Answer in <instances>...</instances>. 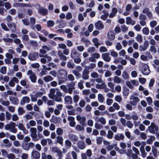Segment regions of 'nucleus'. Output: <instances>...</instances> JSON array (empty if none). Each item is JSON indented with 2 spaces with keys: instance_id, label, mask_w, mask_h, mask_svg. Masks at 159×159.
<instances>
[{
  "instance_id": "1",
  "label": "nucleus",
  "mask_w": 159,
  "mask_h": 159,
  "mask_svg": "<svg viewBox=\"0 0 159 159\" xmlns=\"http://www.w3.org/2000/svg\"><path fill=\"white\" fill-rule=\"evenodd\" d=\"M58 76L59 79L64 81L66 79L67 76V72L63 69H60L58 71Z\"/></svg>"
},
{
  "instance_id": "2",
  "label": "nucleus",
  "mask_w": 159,
  "mask_h": 159,
  "mask_svg": "<svg viewBox=\"0 0 159 159\" xmlns=\"http://www.w3.org/2000/svg\"><path fill=\"white\" fill-rule=\"evenodd\" d=\"M35 6L36 7H39L38 10V12L39 14H42L44 16L47 15L48 11L46 9H44L42 7H41L40 5L38 3L35 4Z\"/></svg>"
},
{
  "instance_id": "3",
  "label": "nucleus",
  "mask_w": 159,
  "mask_h": 159,
  "mask_svg": "<svg viewBox=\"0 0 159 159\" xmlns=\"http://www.w3.org/2000/svg\"><path fill=\"white\" fill-rule=\"evenodd\" d=\"M149 130L150 132L152 134L155 133V130L157 131L158 130V128L157 125L156 126L154 123H152L150 126L148 127Z\"/></svg>"
},
{
  "instance_id": "4",
  "label": "nucleus",
  "mask_w": 159,
  "mask_h": 159,
  "mask_svg": "<svg viewBox=\"0 0 159 159\" xmlns=\"http://www.w3.org/2000/svg\"><path fill=\"white\" fill-rule=\"evenodd\" d=\"M150 72L149 66L147 64H144L142 69V74L144 75H148Z\"/></svg>"
},
{
  "instance_id": "5",
  "label": "nucleus",
  "mask_w": 159,
  "mask_h": 159,
  "mask_svg": "<svg viewBox=\"0 0 159 159\" xmlns=\"http://www.w3.org/2000/svg\"><path fill=\"white\" fill-rule=\"evenodd\" d=\"M61 120V119L60 117L55 116L54 115L52 116V118L50 120L51 122L55 124L60 123Z\"/></svg>"
},
{
  "instance_id": "6",
  "label": "nucleus",
  "mask_w": 159,
  "mask_h": 159,
  "mask_svg": "<svg viewBox=\"0 0 159 159\" xmlns=\"http://www.w3.org/2000/svg\"><path fill=\"white\" fill-rule=\"evenodd\" d=\"M40 153L37 151L33 150L31 154V158L32 159H39Z\"/></svg>"
},
{
  "instance_id": "7",
  "label": "nucleus",
  "mask_w": 159,
  "mask_h": 159,
  "mask_svg": "<svg viewBox=\"0 0 159 159\" xmlns=\"http://www.w3.org/2000/svg\"><path fill=\"white\" fill-rule=\"evenodd\" d=\"M38 57V53L34 52L29 54L28 58L31 61H35Z\"/></svg>"
},
{
  "instance_id": "8",
  "label": "nucleus",
  "mask_w": 159,
  "mask_h": 159,
  "mask_svg": "<svg viewBox=\"0 0 159 159\" xmlns=\"http://www.w3.org/2000/svg\"><path fill=\"white\" fill-rule=\"evenodd\" d=\"M7 25L11 29L12 32H14L16 31V25L15 23L13 22H8Z\"/></svg>"
},
{
  "instance_id": "9",
  "label": "nucleus",
  "mask_w": 159,
  "mask_h": 159,
  "mask_svg": "<svg viewBox=\"0 0 159 159\" xmlns=\"http://www.w3.org/2000/svg\"><path fill=\"white\" fill-rule=\"evenodd\" d=\"M107 39L110 41H112L115 39V34L113 31L109 30L107 34Z\"/></svg>"
},
{
  "instance_id": "10",
  "label": "nucleus",
  "mask_w": 159,
  "mask_h": 159,
  "mask_svg": "<svg viewBox=\"0 0 159 159\" xmlns=\"http://www.w3.org/2000/svg\"><path fill=\"white\" fill-rule=\"evenodd\" d=\"M149 46L148 42L147 40L145 41L143 43V45H141L139 46V49L140 51H145Z\"/></svg>"
},
{
  "instance_id": "11",
  "label": "nucleus",
  "mask_w": 159,
  "mask_h": 159,
  "mask_svg": "<svg viewBox=\"0 0 159 159\" xmlns=\"http://www.w3.org/2000/svg\"><path fill=\"white\" fill-rule=\"evenodd\" d=\"M80 54L75 49L72 50L71 54V57L72 58L80 57Z\"/></svg>"
},
{
  "instance_id": "12",
  "label": "nucleus",
  "mask_w": 159,
  "mask_h": 159,
  "mask_svg": "<svg viewBox=\"0 0 159 159\" xmlns=\"http://www.w3.org/2000/svg\"><path fill=\"white\" fill-rule=\"evenodd\" d=\"M95 27L97 30H99L104 28V25L102 22L100 20H98L95 24Z\"/></svg>"
},
{
  "instance_id": "13",
  "label": "nucleus",
  "mask_w": 159,
  "mask_h": 159,
  "mask_svg": "<svg viewBox=\"0 0 159 159\" xmlns=\"http://www.w3.org/2000/svg\"><path fill=\"white\" fill-rule=\"evenodd\" d=\"M109 55L107 53H104L102 54V57L105 61L108 62L110 61L111 58Z\"/></svg>"
},
{
  "instance_id": "14",
  "label": "nucleus",
  "mask_w": 159,
  "mask_h": 159,
  "mask_svg": "<svg viewBox=\"0 0 159 159\" xmlns=\"http://www.w3.org/2000/svg\"><path fill=\"white\" fill-rule=\"evenodd\" d=\"M57 22H58L59 24L58 25L59 28H64L66 26V21H64V20L60 19L57 20Z\"/></svg>"
},
{
  "instance_id": "15",
  "label": "nucleus",
  "mask_w": 159,
  "mask_h": 159,
  "mask_svg": "<svg viewBox=\"0 0 159 159\" xmlns=\"http://www.w3.org/2000/svg\"><path fill=\"white\" fill-rule=\"evenodd\" d=\"M9 100L12 102V104L16 105L18 104L19 100L18 98H16L10 96Z\"/></svg>"
},
{
  "instance_id": "16",
  "label": "nucleus",
  "mask_w": 159,
  "mask_h": 159,
  "mask_svg": "<svg viewBox=\"0 0 159 159\" xmlns=\"http://www.w3.org/2000/svg\"><path fill=\"white\" fill-rule=\"evenodd\" d=\"M133 98V100L130 101V103L132 105L135 106L137 104L138 102L140 100L138 97H135Z\"/></svg>"
},
{
  "instance_id": "17",
  "label": "nucleus",
  "mask_w": 159,
  "mask_h": 159,
  "mask_svg": "<svg viewBox=\"0 0 159 159\" xmlns=\"http://www.w3.org/2000/svg\"><path fill=\"white\" fill-rule=\"evenodd\" d=\"M77 145L78 148L81 149H83L85 147L84 142L82 141L78 142Z\"/></svg>"
},
{
  "instance_id": "18",
  "label": "nucleus",
  "mask_w": 159,
  "mask_h": 159,
  "mask_svg": "<svg viewBox=\"0 0 159 159\" xmlns=\"http://www.w3.org/2000/svg\"><path fill=\"white\" fill-rule=\"evenodd\" d=\"M69 137L70 140L73 142H76L78 140V137L73 134H69Z\"/></svg>"
},
{
  "instance_id": "19",
  "label": "nucleus",
  "mask_w": 159,
  "mask_h": 159,
  "mask_svg": "<svg viewBox=\"0 0 159 159\" xmlns=\"http://www.w3.org/2000/svg\"><path fill=\"white\" fill-rule=\"evenodd\" d=\"M64 100L67 104H71L72 103V100L71 97L69 96H66Z\"/></svg>"
},
{
  "instance_id": "20",
  "label": "nucleus",
  "mask_w": 159,
  "mask_h": 159,
  "mask_svg": "<svg viewBox=\"0 0 159 159\" xmlns=\"http://www.w3.org/2000/svg\"><path fill=\"white\" fill-rule=\"evenodd\" d=\"M30 78L32 82L35 83L37 80V77L35 76V73L32 74L30 76Z\"/></svg>"
},
{
  "instance_id": "21",
  "label": "nucleus",
  "mask_w": 159,
  "mask_h": 159,
  "mask_svg": "<svg viewBox=\"0 0 159 159\" xmlns=\"http://www.w3.org/2000/svg\"><path fill=\"white\" fill-rule=\"evenodd\" d=\"M53 80V79L52 77L50 75L44 77L43 78V80L46 82L51 81Z\"/></svg>"
},
{
  "instance_id": "22",
  "label": "nucleus",
  "mask_w": 159,
  "mask_h": 159,
  "mask_svg": "<svg viewBox=\"0 0 159 159\" xmlns=\"http://www.w3.org/2000/svg\"><path fill=\"white\" fill-rule=\"evenodd\" d=\"M63 139L62 137L58 136L57 137V140L56 141L57 143L60 144H62L63 143Z\"/></svg>"
},
{
  "instance_id": "23",
  "label": "nucleus",
  "mask_w": 159,
  "mask_h": 159,
  "mask_svg": "<svg viewBox=\"0 0 159 159\" xmlns=\"http://www.w3.org/2000/svg\"><path fill=\"white\" fill-rule=\"evenodd\" d=\"M98 40L97 38H95L93 39L92 41L94 43V45L96 48H98L100 45L99 43L98 42Z\"/></svg>"
},
{
  "instance_id": "24",
  "label": "nucleus",
  "mask_w": 159,
  "mask_h": 159,
  "mask_svg": "<svg viewBox=\"0 0 159 159\" xmlns=\"http://www.w3.org/2000/svg\"><path fill=\"white\" fill-rule=\"evenodd\" d=\"M129 89L127 88L124 87L123 91V95L124 96H127L129 94Z\"/></svg>"
},
{
  "instance_id": "25",
  "label": "nucleus",
  "mask_w": 159,
  "mask_h": 159,
  "mask_svg": "<svg viewBox=\"0 0 159 159\" xmlns=\"http://www.w3.org/2000/svg\"><path fill=\"white\" fill-rule=\"evenodd\" d=\"M86 118L84 116H83L82 119L80 121V123L83 126H86L87 125L86 123Z\"/></svg>"
},
{
  "instance_id": "26",
  "label": "nucleus",
  "mask_w": 159,
  "mask_h": 159,
  "mask_svg": "<svg viewBox=\"0 0 159 159\" xmlns=\"http://www.w3.org/2000/svg\"><path fill=\"white\" fill-rule=\"evenodd\" d=\"M140 151L141 153V155L143 158L146 157L147 155V153L145 152L144 148L142 147H140Z\"/></svg>"
},
{
  "instance_id": "27",
  "label": "nucleus",
  "mask_w": 159,
  "mask_h": 159,
  "mask_svg": "<svg viewBox=\"0 0 159 159\" xmlns=\"http://www.w3.org/2000/svg\"><path fill=\"white\" fill-rule=\"evenodd\" d=\"M89 65V66H86L85 68L87 70H92L96 66V65L95 63H90Z\"/></svg>"
},
{
  "instance_id": "28",
  "label": "nucleus",
  "mask_w": 159,
  "mask_h": 159,
  "mask_svg": "<svg viewBox=\"0 0 159 159\" xmlns=\"http://www.w3.org/2000/svg\"><path fill=\"white\" fill-rule=\"evenodd\" d=\"M81 41L84 43H85V46H88V44L90 43V42L88 39H86L84 37L81 38Z\"/></svg>"
},
{
  "instance_id": "29",
  "label": "nucleus",
  "mask_w": 159,
  "mask_h": 159,
  "mask_svg": "<svg viewBox=\"0 0 159 159\" xmlns=\"http://www.w3.org/2000/svg\"><path fill=\"white\" fill-rule=\"evenodd\" d=\"M152 152L154 157L155 158H156L157 157V149L156 148L154 147H152Z\"/></svg>"
},
{
  "instance_id": "30",
  "label": "nucleus",
  "mask_w": 159,
  "mask_h": 159,
  "mask_svg": "<svg viewBox=\"0 0 159 159\" xmlns=\"http://www.w3.org/2000/svg\"><path fill=\"white\" fill-rule=\"evenodd\" d=\"M66 147L67 149H69L71 146V142L68 140H66L65 142Z\"/></svg>"
},
{
  "instance_id": "31",
  "label": "nucleus",
  "mask_w": 159,
  "mask_h": 159,
  "mask_svg": "<svg viewBox=\"0 0 159 159\" xmlns=\"http://www.w3.org/2000/svg\"><path fill=\"white\" fill-rule=\"evenodd\" d=\"M75 129L78 131H82L84 130V128L83 126H82L79 124H77L75 126Z\"/></svg>"
},
{
  "instance_id": "32",
  "label": "nucleus",
  "mask_w": 159,
  "mask_h": 159,
  "mask_svg": "<svg viewBox=\"0 0 159 159\" xmlns=\"http://www.w3.org/2000/svg\"><path fill=\"white\" fill-rule=\"evenodd\" d=\"M122 76L125 79H128L129 78V75L126 71H124L123 72Z\"/></svg>"
},
{
  "instance_id": "33",
  "label": "nucleus",
  "mask_w": 159,
  "mask_h": 159,
  "mask_svg": "<svg viewBox=\"0 0 159 159\" xmlns=\"http://www.w3.org/2000/svg\"><path fill=\"white\" fill-rule=\"evenodd\" d=\"M98 99L99 102L101 103L103 102L104 98L102 94L99 93L98 95Z\"/></svg>"
},
{
  "instance_id": "34",
  "label": "nucleus",
  "mask_w": 159,
  "mask_h": 159,
  "mask_svg": "<svg viewBox=\"0 0 159 159\" xmlns=\"http://www.w3.org/2000/svg\"><path fill=\"white\" fill-rule=\"evenodd\" d=\"M142 31L143 34L146 35H148L149 34V30L148 28L147 27L143 28Z\"/></svg>"
},
{
  "instance_id": "35",
  "label": "nucleus",
  "mask_w": 159,
  "mask_h": 159,
  "mask_svg": "<svg viewBox=\"0 0 159 159\" xmlns=\"http://www.w3.org/2000/svg\"><path fill=\"white\" fill-rule=\"evenodd\" d=\"M47 26L48 27L53 26L54 25V22L52 20H49L47 22Z\"/></svg>"
},
{
  "instance_id": "36",
  "label": "nucleus",
  "mask_w": 159,
  "mask_h": 159,
  "mask_svg": "<svg viewBox=\"0 0 159 159\" xmlns=\"http://www.w3.org/2000/svg\"><path fill=\"white\" fill-rule=\"evenodd\" d=\"M113 133L111 130H109L108 132V134L107 135V137L109 139H111L113 138Z\"/></svg>"
},
{
  "instance_id": "37",
  "label": "nucleus",
  "mask_w": 159,
  "mask_h": 159,
  "mask_svg": "<svg viewBox=\"0 0 159 159\" xmlns=\"http://www.w3.org/2000/svg\"><path fill=\"white\" fill-rule=\"evenodd\" d=\"M28 145H29V144L27 143H23L22 144V148L24 150L28 151L30 149L29 146H28Z\"/></svg>"
},
{
  "instance_id": "38",
  "label": "nucleus",
  "mask_w": 159,
  "mask_h": 159,
  "mask_svg": "<svg viewBox=\"0 0 159 159\" xmlns=\"http://www.w3.org/2000/svg\"><path fill=\"white\" fill-rule=\"evenodd\" d=\"M31 136L33 138V140L34 141H37L39 140V139H37V134L36 133H31Z\"/></svg>"
},
{
  "instance_id": "39",
  "label": "nucleus",
  "mask_w": 159,
  "mask_h": 159,
  "mask_svg": "<svg viewBox=\"0 0 159 159\" xmlns=\"http://www.w3.org/2000/svg\"><path fill=\"white\" fill-rule=\"evenodd\" d=\"M56 132L58 135L60 136L63 133V130L61 128H58L57 129Z\"/></svg>"
},
{
  "instance_id": "40",
  "label": "nucleus",
  "mask_w": 159,
  "mask_h": 159,
  "mask_svg": "<svg viewBox=\"0 0 159 159\" xmlns=\"http://www.w3.org/2000/svg\"><path fill=\"white\" fill-rule=\"evenodd\" d=\"M30 25L32 26L34 25L36 23L35 19L34 17H31L30 18Z\"/></svg>"
},
{
  "instance_id": "41",
  "label": "nucleus",
  "mask_w": 159,
  "mask_h": 159,
  "mask_svg": "<svg viewBox=\"0 0 159 159\" xmlns=\"http://www.w3.org/2000/svg\"><path fill=\"white\" fill-rule=\"evenodd\" d=\"M18 114L19 115H22L25 112V111L21 107H19L18 108Z\"/></svg>"
},
{
  "instance_id": "42",
  "label": "nucleus",
  "mask_w": 159,
  "mask_h": 159,
  "mask_svg": "<svg viewBox=\"0 0 159 159\" xmlns=\"http://www.w3.org/2000/svg\"><path fill=\"white\" fill-rule=\"evenodd\" d=\"M1 25L2 28L4 30L6 31H9V29H8V28L7 27L6 25L4 23H2L1 24Z\"/></svg>"
},
{
  "instance_id": "43",
  "label": "nucleus",
  "mask_w": 159,
  "mask_h": 159,
  "mask_svg": "<svg viewBox=\"0 0 159 159\" xmlns=\"http://www.w3.org/2000/svg\"><path fill=\"white\" fill-rule=\"evenodd\" d=\"M7 72V67L6 66H3L1 67L0 70V72L3 74H5Z\"/></svg>"
},
{
  "instance_id": "44",
  "label": "nucleus",
  "mask_w": 159,
  "mask_h": 159,
  "mask_svg": "<svg viewBox=\"0 0 159 159\" xmlns=\"http://www.w3.org/2000/svg\"><path fill=\"white\" fill-rule=\"evenodd\" d=\"M114 81L116 83H120L121 81V79L117 76H115L114 78Z\"/></svg>"
},
{
  "instance_id": "45",
  "label": "nucleus",
  "mask_w": 159,
  "mask_h": 159,
  "mask_svg": "<svg viewBox=\"0 0 159 159\" xmlns=\"http://www.w3.org/2000/svg\"><path fill=\"white\" fill-rule=\"evenodd\" d=\"M136 39L138 42L139 43H141L143 41L142 37L141 34H139L138 35Z\"/></svg>"
},
{
  "instance_id": "46",
  "label": "nucleus",
  "mask_w": 159,
  "mask_h": 159,
  "mask_svg": "<svg viewBox=\"0 0 159 159\" xmlns=\"http://www.w3.org/2000/svg\"><path fill=\"white\" fill-rule=\"evenodd\" d=\"M24 25H28L30 24V22L28 20L27 18L24 19L22 20Z\"/></svg>"
},
{
  "instance_id": "47",
  "label": "nucleus",
  "mask_w": 159,
  "mask_h": 159,
  "mask_svg": "<svg viewBox=\"0 0 159 159\" xmlns=\"http://www.w3.org/2000/svg\"><path fill=\"white\" fill-rule=\"evenodd\" d=\"M67 66L68 68H74V64L71 62L69 61L67 63Z\"/></svg>"
},
{
  "instance_id": "48",
  "label": "nucleus",
  "mask_w": 159,
  "mask_h": 159,
  "mask_svg": "<svg viewBox=\"0 0 159 159\" xmlns=\"http://www.w3.org/2000/svg\"><path fill=\"white\" fill-rule=\"evenodd\" d=\"M97 143V144L100 145L102 144V137H97L96 139Z\"/></svg>"
},
{
  "instance_id": "49",
  "label": "nucleus",
  "mask_w": 159,
  "mask_h": 159,
  "mask_svg": "<svg viewBox=\"0 0 159 159\" xmlns=\"http://www.w3.org/2000/svg\"><path fill=\"white\" fill-rule=\"evenodd\" d=\"M5 7L7 9H9L11 7V4L8 2H6L5 3Z\"/></svg>"
},
{
  "instance_id": "50",
  "label": "nucleus",
  "mask_w": 159,
  "mask_h": 159,
  "mask_svg": "<svg viewBox=\"0 0 159 159\" xmlns=\"http://www.w3.org/2000/svg\"><path fill=\"white\" fill-rule=\"evenodd\" d=\"M75 83L74 82H71L69 84L68 86H69V88H70L71 89H75V87H74L75 86Z\"/></svg>"
},
{
  "instance_id": "51",
  "label": "nucleus",
  "mask_w": 159,
  "mask_h": 159,
  "mask_svg": "<svg viewBox=\"0 0 159 159\" xmlns=\"http://www.w3.org/2000/svg\"><path fill=\"white\" fill-rule=\"evenodd\" d=\"M3 40L5 42H9V43H12L13 41V39L10 38H3Z\"/></svg>"
},
{
  "instance_id": "52",
  "label": "nucleus",
  "mask_w": 159,
  "mask_h": 159,
  "mask_svg": "<svg viewBox=\"0 0 159 159\" xmlns=\"http://www.w3.org/2000/svg\"><path fill=\"white\" fill-rule=\"evenodd\" d=\"M6 119L7 120H9L11 116V114L8 111H6Z\"/></svg>"
},
{
  "instance_id": "53",
  "label": "nucleus",
  "mask_w": 159,
  "mask_h": 159,
  "mask_svg": "<svg viewBox=\"0 0 159 159\" xmlns=\"http://www.w3.org/2000/svg\"><path fill=\"white\" fill-rule=\"evenodd\" d=\"M13 151L15 153L19 154L22 152V151L20 149L15 148L13 149Z\"/></svg>"
},
{
  "instance_id": "54",
  "label": "nucleus",
  "mask_w": 159,
  "mask_h": 159,
  "mask_svg": "<svg viewBox=\"0 0 159 159\" xmlns=\"http://www.w3.org/2000/svg\"><path fill=\"white\" fill-rule=\"evenodd\" d=\"M79 100V96L77 95H75L73 97V100L74 102L77 103Z\"/></svg>"
},
{
  "instance_id": "55",
  "label": "nucleus",
  "mask_w": 159,
  "mask_h": 159,
  "mask_svg": "<svg viewBox=\"0 0 159 159\" xmlns=\"http://www.w3.org/2000/svg\"><path fill=\"white\" fill-rule=\"evenodd\" d=\"M131 18L129 16L127 17L126 18V23L127 25H129L131 23L132 21Z\"/></svg>"
},
{
  "instance_id": "56",
  "label": "nucleus",
  "mask_w": 159,
  "mask_h": 159,
  "mask_svg": "<svg viewBox=\"0 0 159 159\" xmlns=\"http://www.w3.org/2000/svg\"><path fill=\"white\" fill-rule=\"evenodd\" d=\"M74 59V62L76 64H79L81 61V59L79 57L73 58Z\"/></svg>"
},
{
  "instance_id": "57",
  "label": "nucleus",
  "mask_w": 159,
  "mask_h": 159,
  "mask_svg": "<svg viewBox=\"0 0 159 159\" xmlns=\"http://www.w3.org/2000/svg\"><path fill=\"white\" fill-rule=\"evenodd\" d=\"M126 125L129 128H131L133 126V124L129 121H127Z\"/></svg>"
},
{
  "instance_id": "58",
  "label": "nucleus",
  "mask_w": 159,
  "mask_h": 159,
  "mask_svg": "<svg viewBox=\"0 0 159 159\" xmlns=\"http://www.w3.org/2000/svg\"><path fill=\"white\" fill-rule=\"evenodd\" d=\"M146 100L149 105H151L152 102V100L151 97H147L146 98Z\"/></svg>"
},
{
  "instance_id": "59",
  "label": "nucleus",
  "mask_w": 159,
  "mask_h": 159,
  "mask_svg": "<svg viewBox=\"0 0 159 159\" xmlns=\"http://www.w3.org/2000/svg\"><path fill=\"white\" fill-rule=\"evenodd\" d=\"M150 24L151 27H154L156 25L157 22L155 20H153L151 21Z\"/></svg>"
},
{
  "instance_id": "60",
  "label": "nucleus",
  "mask_w": 159,
  "mask_h": 159,
  "mask_svg": "<svg viewBox=\"0 0 159 159\" xmlns=\"http://www.w3.org/2000/svg\"><path fill=\"white\" fill-rule=\"evenodd\" d=\"M139 82L142 84H144L146 81V80L145 78H141L139 79Z\"/></svg>"
},
{
  "instance_id": "61",
  "label": "nucleus",
  "mask_w": 159,
  "mask_h": 159,
  "mask_svg": "<svg viewBox=\"0 0 159 159\" xmlns=\"http://www.w3.org/2000/svg\"><path fill=\"white\" fill-rule=\"evenodd\" d=\"M99 50L101 52H106L107 51V49L104 46L101 47Z\"/></svg>"
},
{
  "instance_id": "62",
  "label": "nucleus",
  "mask_w": 159,
  "mask_h": 159,
  "mask_svg": "<svg viewBox=\"0 0 159 159\" xmlns=\"http://www.w3.org/2000/svg\"><path fill=\"white\" fill-rule=\"evenodd\" d=\"M116 49L118 50H119L122 48V46L120 42H118L116 46Z\"/></svg>"
},
{
  "instance_id": "63",
  "label": "nucleus",
  "mask_w": 159,
  "mask_h": 159,
  "mask_svg": "<svg viewBox=\"0 0 159 159\" xmlns=\"http://www.w3.org/2000/svg\"><path fill=\"white\" fill-rule=\"evenodd\" d=\"M7 157L9 159H14L15 158V156L13 153H10L8 154L7 156Z\"/></svg>"
},
{
  "instance_id": "64",
  "label": "nucleus",
  "mask_w": 159,
  "mask_h": 159,
  "mask_svg": "<svg viewBox=\"0 0 159 159\" xmlns=\"http://www.w3.org/2000/svg\"><path fill=\"white\" fill-rule=\"evenodd\" d=\"M157 6L155 7V10L156 13L159 15V1L157 2Z\"/></svg>"
}]
</instances>
